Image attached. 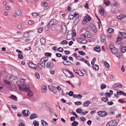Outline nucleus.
Returning <instances> with one entry per match:
<instances>
[{"label": "nucleus", "instance_id": "nucleus-24", "mask_svg": "<svg viewBox=\"0 0 126 126\" xmlns=\"http://www.w3.org/2000/svg\"><path fill=\"white\" fill-rule=\"evenodd\" d=\"M33 93L32 91L30 90L28 92V95L30 97H31L33 96Z\"/></svg>", "mask_w": 126, "mask_h": 126}, {"label": "nucleus", "instance_id": "nucleus-42", "mask_svg": "<svg viewBox=\"0 0 126 126\" xmlns=\"http://www.w3.org/2000/svg\"><path fill=\"white\" fill-rule=\"evenodd\" d=\"M109 47L110 50H112V49L115 47L113 44H110L109 46Z\"/></svg>", "mask_w": 126, "mask_h": 126}, {"label": "nucleus", "instance_id": "nucleus-62", "mask_svg": "<svg viewBox=\"0 0 126 126\" xmlns=\"http://www.w3.org/2000/svg\"><path fill=\"white\" fill-rule=\"evenodd\" d=\"M61 25L62 28L63 27H66V26L65 25V23L63 22H62Z\"/></svg>", "mask_w": 126, "mask_h": 126}, {"label": "nucleus", "instance_id": "nucleus-8", "mask_svg": "<svg viewBox=\"0 0 126 126\" xmlns=\"http://www.w3.org/2000/svg\"><path fill=\"white\" fill-rule=\"evenodd\" d=\"M8 98L16 101L17 100V97L13 94H11V96H9Z\"/></svg>", "mask_w": 126, "mask_h": 126}, {"label": "nucleus", "instance_id": "nucleus-31", "mask_svg": "<svg viewBox=\"0 0 126 126\" xmlns=\"http://www.w3.org/2000/svg\"><path fill=\"white\" fill-rule=\"evenodd\" d=\"M79 124L78 122L76 121H74L72 124V126H77Z\"/></svg>", "mask_w": 126, "mask_h": 126}, {"label": "nucleus", "instance_id": "nucleus-35", "mask_svg": "<svg viewBox=\"0 0 126 126\" xmlns=\"http://www.w3.org/2000/svg\"><path fill=\"white\" fill-rule=\"evenodd\" d=\"M47 87L46 86H45L43 87V88L41 89V92L43 93H45L46 91Z\"/></svg>", "mask_w": 126, "mask_h": 126}, {"label": "nucleus", "instance_id": "nucleus-12", "mask_svg": "<svg viewBox=\"0 0 126 126\" xmlns=\"http://www.w3.org/2000/svg\"><path fill=\"white\" fill-rule=\"evenodd\" d=\"M100 39L101 42L103 43L104 41L106 38L105 37V36L103 34H101L100 35Z\"/></svg>", "mask_w": 126, "mask_h": 126}, {"label": "nucleus", "instance_id": "nucleus-21", "mask_svg": "<svg viewBox=\"0 0 126 126\" xmlns=\"http://www.w3.org/2000/svg\"><path fill=\"white\" fill-rule=\"evenodd\" d=\"M61 31L63 33L65 34L67 31V27H63L62 28Z\"/></svg>", "mask_w": 126, "mask_h": 126}, {"label": "nucleus", "instance_id": "nucleus-55", "mask_svg": "<svg viewBox=\"0 0 126 126\" xmlns=\"http://www.w3.org/2000/svg\"><path fill=\"white\" fill-rule=\"evenodd\" d=\"M118 4L117 2L116 1H114L113 3V6L116 7L118 6Z\"/></svg>", "mask_w": 126, "mask_h": 126}, {"label": "nucleus", "instance_id": "nucleus-26", "mask_svg": "<svg viewBox=\"0 0 126 126\" xmlns=\"http://www.w3.org/2000/svg\"><path fill=\"white\" fill-rule=\"evenodd\" d=\"M50 26L49 25V24H47L45 27L44 29L46 31H47Z\"/></svg>", "mask_w": 126, "mask_h": 126}, {"label": "nucleus", "instance_id": "nucleus-3", "mask_svg": "<svg viewBox=\"0 0 126 126\" xmlns=\"http://www.w3.org/2000/svg\"><path fill=\"white\" fill-rule=\"evenodd\" d=\"M57 23L58 21L55 19H53L50 20L48 24H49V25L51 26L53 25L56 24Z\"/></svg>", "mask_w": 126, "mask_h": 126}, {"label": "nucleus", "instance_id": "nucleus-56", "mask_svg": "<svg viewBox=\"0 0 126 126\" xmlns=\"http://www.w3.org/2000/svg\"><path fill=\"white\" fill-rule=\"evenodd\" d=\"M80 120L83 122H84L86 120V119L85 117H82L80 118Z\"/></svg>", "mask_w": 126, "mask_h": 126}, {"label": "nucleus", "instance_id": "nucleus-37", "mask_svg": "<svg viewBox=\"0 0 126 126\" xmlns=\"http://www.w3.org/2000/svg\"><path fill=\"white\" fill-rule=\"evenodd\" d=\"M113 31L114 29H113L110 28H109L108 29V32L109 33L112 32Z\"/></svg>", "mask_w": 126, "mask_h": 126}, {"label": "nucleus", "instance_id": "nucleus-64", "mask_svg": "<svg viewBox=\"0 0 126 126\" xmlns=\"http://www.w3.org/2000/svg\"><path fill=\"white\" fill-rule=\"evenodd\" d=\"M123 91H117V95H121L122 94V93Z\"/></svg>", "mask_w": 126, "mask_h": 126}, {"label": "nucleus", "instance_id": "nucleus-1", "mask_svg": "<svg viewBox=\"0 0 126 126\" xmlns=\"http://www.w3.org/2000/svg\"><path fill=\"white\" fill-rule=\"evenodd\" d=\"M96 61V59L95 58H94L92 59L91 62V64L93 65V68L95 70L97 71L98 70L99 68L98 65L94 64V63H95Z\"/></svg>", "mask_w": 126, "mask_h": 126}, {"label": "nucleus", "instance_id": "nucleus-4", "mask_svg": "<svg viewBox=\"0 0 126 126\" xmlns=\"http://www.w3.org/2000/svg\"><path fill=\"white\" fill-rule=\"evenodd\" d=\"M29 111L28 110H24L22 112V114L23 116L25 117H27L29 115V114L28 113Z\"/></svg>", "mask_w": 126, "mask_h": 126}, {"label": "nucleus", "instance_id": "nucleus-9", "mask_svg": "<svg viewBox=\"0 0 126 126\" xmlns=\"http://www.w3.org/2000/svg\"><path fill=\"white\" fill-rule=\"evenodd\" d=\"M126 51V46H120V51L124 53Z\"/></svg>", "mask_w": 126, "mask_h": 126}, {"label": "nucleus", "instance_id": "nucleus-27", "mask_svg": "<svg viewBox=\"0 0 126 126\" xmlns=\"http://www.w3.org/2000/svg\"><path fill=\"white\" fill-rule=\"evenodd\" d=\"M104 65L105 67L107 68H109L110 65L107 62H104Z\"/></svg>", "mask_w": 126, "mask_h": 126}, {"label": "nucleus", "instance_id": "nucleus-18", "mask_svg": "<svg viewBox=\"0 0 126 126\" xmlns=\"http://www.w3.org/2000/svg\"><path fill=\"white\" fill-rule=\"evenodd\" d=\"M43 4L44 6V9L45 10H47L48 8L47 3L45 2H44Z\"/></svg>", "mask_w": 126, "mask_h": 126}, {"label": "nucleus", "instance_id": "nucleus-13", "mask_svg": "<svg viewBox=\"0 0 126 126\" xmlns=\"http://www.w3.org/2000/svg\"><path fill=\"white\" fill-rule=\"evenodd\" d=\"M76 39H77L78 42L80 44L82 43V41H85V42H86V40L83 38H77Z\"/></svg>", "mask_w": 126, "mask_h": 126}, {"label": "nucleus", "instance_id": "nucleus-17", "mask_svg": "<svg viewBox=\"0 0 126 126\" xmlns=\"http://www.w3.org/2000/svg\"><path fill=\"white\" fill-rule=\"evenodd\" d=\"M94 50L97 52H99L100 51V47H97L96 46L94 48Z\"/></svg>", "mask_w": 126, "mask_h": 126}, {"label": "nucleus", "instance_id": "nucleus-33", "mask_svg": "<svg viewBox=\"0 0 126 126\" xmlns=\"http://www.w3.org/2000/svg\"><path fill=\"white\" fill-rule=\"evenodd\" d=\"M33 123L34 126H38L39 125V123L35 120L33 121Z\"/></svg>", "mask_w": 126, "mask_h": 126}, {"label": "nucleus", "instance_id": "nucleus-19", "mask_svg": "<svg viewBox=\"0 0 126 126\" xmlns=\"http://www.w3.org/2000/svg\"><path fill=\"white\" fill-rule=\"evenodd\" d=\"M122 85L120 84L116 83L113 85V88L119 87L121 88L122 87Z\"/></svg>", "mask_w": 126, "mask_h": 126}, {"label": "nucleus", "instance_id": "nucleus-50", "mask_svg": "<svg viewBox=\"0 0 126 126\" xmlns=\"http://www.w3.org/2000/svg\"><path fill=\"white\" fill-rule=\"evenodd\" d=\"M14 79L13 80V81L14 82V81H15L16 83H15V84L17 83V82L18 81V79H16V77L15 76H14Z\"/></svg>", "mask_w": 126, "mask_h": 126}, {"label": "nucleus", "instance_id": "nucleus-58", "mask_svg": "<svg viewBox=\"0 0 126 126\" xmlns=\"http://www.w3.org/2000/svg\"><path fill=\"white\" fill-rule=\"evenodd\" d=\"M34 22L32 20H29L28 21V23L29 25H32L33 23Z\"/></svg>", "mask_w": 126, "mask_h": 126}, {"label": "nucleus", "instance_id": "nucleus-48", "mask_svg": "<svg viewBox=\"0 0 126 126\" xmlns=\"http://www.w3.org/2000/svg\"><path fill=\"white\" fill-rule=\"evenodd\" d=\"M74 94V93L73 91H71L69 92L68 93V95L69 96H72Z\"/></svg>", "mask_w": 126, "mask_h": 126}, {"label": "nucleus", "instance_id": "nucleus-54", "mask_svg": "<svg viewBox=\"0 0 126 126\" xmlns=\"http://www.w3.org/2000/svg\"><path fill=\"white\" fill-rule=\"evenodd\" d=\"M18 57L19 59H22L23 58V55L20 53H19L18 54Z\"/></svg>", "mask_w": 126, "mask_h": 126}, {"label": "nucleus", "instance_id": "nucleus-60", "mask_svg": "<svg viewBox=\"0 0 126 126\" xmlns=\"http://www.w3.org/2000/svg\"><path fill=\"white\" fill-rule=\"evenodd\" d=\"M119 101L120 103H126V101H124L123 100H122L121 99H120L119 100Z\"/></svg>", "mask_w": 126, "mask_h": 126}, {"label": "nucleus", "instance_id": "nucleus-57", "mask_svg": "<svg viewBox=\"0 0 126 126\" xmlns=\"http://www.w3.org/2000/svg\"><path fill=\"white\" fill-rule=\"evenodd\" d=\"M79 70H78V69L75 70L74 69H73V71H74V72L75 73L77 74H79Z\"/></svg>", "mask_w": 126, "mask_h": 126}, {"label": "nucleus", "instance_id": "nucleus-52", "mask_svg": "<svg viewBox=\"0 0 126 126\" xmlns=\"http://www.w3.org/2000/svg\"><path fill=\"white\" fill-rule=\"evenodd\" d=\"M43 31V29L42 28H40L38 29V32L40 33L42 32Z\"/></svg>", "mask_w": 126, "mask_h": 126}, {"label": "nucleus", "instance_id": "nucleus-14", "mask_svg": "<svg viewBox=\"0 0 126 126\" xmlns=\"http://www.w3.org/2000/svg\"><path fill=\"white\" fill-rule=\"evenodd\" d=\"M104 3L105 5L107 6L109 5L110 4V2L109 0H104Z\"/></svg>", "mask_w": 126, "mask_h": 126}, {"label": "nucleus", "instance_id": "nucleus-22", "mask_svg": "<svg viewBox=\"0 0 126 126\" xmlns=\"http://www.w3.org/2000/svg\"><path fill=\"white\" fill-rule=\"evenodd\" d=\"M104 10L103 8H101L99 10V13L101 16H103L104 15L103 13Z\"/></svg>", "mask_w": 126, "mask_h": 126}, {"label": "nucleus", "instance_id": "nucleus-20", "mask_svg": "<svg viewBox=\"0 0 126 126\" xmlns=\"http://www.w3.org/2000/svg\"><path fill=\"white\" fill-rule=\"evenodd\" d=\"M28 65L31 68V67H33V66H36V65L33 63L32 62H29L28 63Z\"/></svg>", "mask_w": 126, "mask_h": 126}, {"label": "nucleus", "instance_id": "nucleus-16", "mask_svg": "<svg viewBox=\"0 0 126 126\" xmlns=\"http://www.w3.org/2000/svg\"><path fill=\"white\" fill-rule=\"evenodd\" d=\"M72 63L70 62H69L67 60L64 62V64L65 65L67 66H69L71 65L72 64Z\"/></svg>", "mask_w": 126, "mask_h": 126}, {"label": "nucleus", "instance_id": "nucleus-45", "mask_svg": "<svg viewBox=\"0 0 126 126\" xmlns=\"http://www.w3.org/2000/svg\"><path fill=\"white\" fill-rule=\"evenodd\" d=\"M92 29L93 30V31L95 33H96L97 32V30L96 28V27L95 26L94 27L92 28Z\"/></svg>", "mask_w": 126, "mask_h": 126}, {"label": "nucleus", "instance_id": "nucleus-15", "mask_svg": "<svg viewBox=\"0 0 126 126\" xmlns=\"http://www.w3.org/2000/svg\"><path fill=\"white\" fill-rule=\"evenodd\" d=\"M62 58L63 60H64V61L63 62V63L64 64V62L67 60L68 57L65 55H62Z\"/></svg>", "mask_w": 126, "mask_h": 126}, {"label": "nucleus", "instance_id": "nucleus-41", "mask_svg": "<svg viewBox=\"0 0 126 126\" xmlns=\"http://www.w3.org/2000/svg\"><path fill=\"white\" fill-rule=\"evenodd\" d=\"M52 54L50 53L46 52L45 53L44 55L47 56L51 57Z\"/></svg>", "mask_w": 126, "mask_h": 126}, {"label": "nucleus", "instance_id": "nucleus-29", "mask_svg": "<svg viewBox=\"0 0 126 126\" xmlns=\"http://www.w3.org/2000/svg\"><path fill=\"white\" fill-rule=\"evenodd\" d=\"M84 18L86 20L87 19V21L88 22L90 21L91 19V18L89 15H87Z\"/></svg>", "mask_w": 126, "mask_h": 126}, {"label": "nucleus", "instance_id": "nucleus-36", "mask_svg": "<svg viewBox=\"0 0 126 126\" xmlns=\"http://www.w3.org/2000/svg\"><path fill=\"white\" fill-rule=\"evenodd\" d=\"M48 88H49V90L51 91L54 89L55 88L53 86H51L50 85L48 86Z\"/></svg>", "mask_w": 126, "mask_h": 126}, {"label": "nucleus", "instance_id": "nucleus-46", "mask_svg": "<svg viewBox=\"0 0 126 126\" xmlns=\"http://www.w3.org/2000/svg\"><path fill=\"white\" fill-rule=\"evenodd\" d=\"M57 50L59 52H63V49L61 47L58 48Z\"/></svg>", "mask_w": 126, "mask_h": 126}, {"label": "nucleus", "instance_id": "nucleus-7", "mask_svg": "<svg viewBox=\"0 0 126 126\" xmlns=\"http://www.w3.org/2000/svg\"><path fill=\"white\" fill-rule=\"evenodd\" d=\"M90 101H86L84 102L83 105L84 106L87 107L91 103Z\"/></svg>", "mask_w": 126, "mask_h": 126}, {"label": "nucleus", "instance_id": "nucleus-11", "mask_svg": "<svg viewBox=\"0 0 126 126\" xmlns=\"http://www.w3.org/2000/svg\"><path fill=\"white\" fill-rule=\"evenodd\" d=\"M37 117V116L36 114L34 113H33L31 115L29 119L30 120H32L34 119Z\"/></svg>", "mask_w": 126, "mask_h": 126}, {"label": "nucleus", "instance_id": "nucleus-44", "mask_svg": "<svg viewBox=\"0 0 126 126\" xmlns=\"http://www.w3.org/2000/svg\"><path fill=\"white\" fill-rule=\"evenodd\" d=\"M68 43V42L66 40H64L60 44L61 45V44H63L64 45L65 44H67Z\"/></svg>", "mask_w": 126, "mask_h": 126}, {"label": "nucleus", "instance_id": "nucleus-23", "mask_svg": "<svg viewBox=\"0 0 126 126\" xmlns=\"http://www.w3.org/2000/svg\"><path fill=\"white\" fill-rule=\"evenodd\" d=\"M41 124L44 126H47L48 125V124L44 120H41Z\"/></svg>", "mask_w": 126, "mask_h": 126}, {"label": "nucleus", "instance_id": "nucleus-10", "mask_svg": "<svg viewBox=\"0 0 126 126\" xmlns=\"http://www.w3.org/2000/svg\"><path fill=\"white\" fill-rule=\"evenodd\" d=\"M40 41L41 44L43 45H45L46 43V40L44 37L41 38L40 39Z\"/></svg>", "mask_w": 126, "mask_h": 126}, {"label": "nucleus", "instance_id": "nucleus-30", "mask_svg": "<svg viewBox=\"0 0 126 126\" xmlns=\"http://www.w3.org/2000/svg\"><path fill=\"white\" fill-rule=\"evenodd\" d=\"M111 52L113 54H115L116 53L117 51V50L116 47L112 49V50H111Z\"/></svg>", "mask_w": 126, "mask_h": 126}, {"label": "nucleus", "instance_id": "nucleus-25", "mask_svg": "<svg viewBox=\"0 0 126 126\" xmlns=\"http://www.w3.org/2000/svg\"><path fill=\"white\" fill-rule=\"evenodd\" d=\"M120 34L121 35L122 37L124 39L126 38V33L123 32H120Z\"/></svg>", "mask_w": 126, "mask_h": 126}, {"label": "nucleus", "instance_id": "nucleus-38", "mask_svg": "<svg viewBox=\"0 0 126 126\" xmlns=\"http://www.w3.org/2000/svg\"><path fill=\"white\" fill-rule=\"evenodd\" d=\"M79 74H78L80 76H83L84 75V73L81 71V70H79Z\"/></svg>", "mask_w": 126, "mask_h": 126}, {"label": "nucleus", "instance_id": "nucleus-5", "mask_svg": "<svg viewBox=\"0 0 126 126\" xmlns=\"http://www.w3.org/2000/svg\"><path fill=\"white\" fill-rule=\"evenodd\" d=\"M98 114L100 116L102 117H104L107 114V112L105 111H99Z\"/></svg>", "mask_w": 126, "mask_h": 126}, {"label": "nucleus", "instance_id": "nucleus-40", "mask_svg": "<svg viewBox=\"0 0 126 126\" xmlns=\"http://www.w3.org/2000/svg\"><path fill=\"white\" fill-rule=\"evenodd\" d=\"M106 88V85L104 84H102L101 85V90L103 89Z\"/></svg>", "mask_w": 126, "mask_h": 126}, {"label": "nucleus", "instance_id": "nucleus-49", "mask_svg": "<svg viewBox=\"0 0 126 126\" xmlns=\"http://www.w3.org/2000/svg\"><path fill=\"white\" fill-rule=\"evenodd\" d=\"M71 34L73 36H75L76 35V32L75 30H73L72 31Z\"/></svg>", "mask_w": 126, "mask_h": 126}, {"label": "nucleus", "instance_id": "nucleus-47", "mask_svg": "<svg viewBox=\"0 0 126 126\" xmlns=\"http://www.w3.org/2000/svg\"><path fill=\"white\" fill-rule=\"evenodd\" d=\"M16 13H17V15L19 16H20L21 15V13L20 11L18 9H17L16 11Z\"/></svg>", "mask_w": 126, "mask_h": 126}, {"label": "nucleus", "instance_id": "nucleus-39", "mask_svg": "<svg viewBox=\"0 0 126 126\" xmlns=\"http://www.w3.org/2000/svg\"><path fill=\"white\" fill-rule=\"evenodd\" d=\"M30 90V89L29 88L25 87L24 88L23 90V91L25 92H28V91Z\"/></svg>", "mask_w": 126, "mask_h": 126}, {"label": "nucleus", "instance_id": "nucleus-59", "mask_svg": "<svg viewBox=\"0 0 126 126\" xmlns=\"http://www.w3.org/2000/svg\"><path fill=\"white\" fill-rule=\"evenodd\" d=\"M4 82L5 84H6L8 85L9 84L10 82L9 81L7 80H4Z\"/></svg>", "mask_w": 126, "mask_h": 126}, {"label": "nucleus", "instance_id": "nucleus-63", "mask_svg": "<svg viewBox=\"0 0 126 126\" xmlns=\"http://www.w3.org/2000/svg\"><path fill=\"white\" fill-rule=\"evenodd\" d=\"M117 18L118 19H122V15L118 16H117Z\"/></svg>", "mask_w": 126, "mask_h": 126}, {"label": "nucleus", "instance_id": "nucleus-43", "mask_svg": "<svg viewBox=\"0 0 126 126\" xmlns=\"http://www.w3.org/2000/svg\"><path fill=\"white\" fill-rule=\"evenodd\" d=\"M35 76L36 79H40V76L39 74L37 72H36L35 74Z\"/></svg>", "mask_w": 126, "mask_h": 126}, {"label": "nucleus", "instance_id": "nucleus-28", "mask_svg": "<svg viewBox=\"0 0 126 126\" xmlns=\"http://www.w3.org/2000/svg\"><path fill=\"white\" fill-rule=\"evenodd\" d=\"M76 111L77 113L81 114L82 112V110L81 108H78L76 109Z\"/></svg>", "mask_w": 126, "mask_h": 126}, {"label": "nucleus", "instance_id": "nucleus-34", "mask_svg": "<svg viewBox=\"0 0 126 126\" xmlns=\"http://www.w3.org/2000/svg\"><path fill=\"white\" fill-rule=\"evenodd\" d=\"M78 52L79 54L81 55H85L86 54L85 53L82 51H78Z\"/></svg>", "mask_w": 126, "mask_h": 126}, {"label": "nucleus", "instance_id": "nucleus-61", "mask_svg": "<svg viewBox=\"0 0 126 126\" xmlns=\"http://www.w3.org/2000/svg\"><path fill=\"white\" fill-rule=\"evenodd\" d=\"M56 55L57 57L58 58L62 56V55L61 54L58 53H57L56 54Z\"/></svg>", "mask_w": 126, "mask_h": 126}, {"label": "nucleus", "instance_id": "nucleus-6", "mask_svg": "<svg viewBox=\"0 0 126 126\" xmlns=\"http://www.w3.org/2000/svg\"><path fill=\"white\" fill-rule=\"evenodd\" d=\"M122 40V38L118 36L117 37V40L115 42V44L116 45H118L120 43Z\"/></svg>", "mask_w": 126, "mask_h": 126}, {"label": "nucleus", "instance_id": "nucleus-32", "mask_svg": "<svg viewBox=\"0 0 126 126\" xmlns=\"http://www.w3.org/2000/svg\"><path fill=\"white\" fill-rule=\"evenodd\" d=\"M122 53L121 52H117L116 56L118 58H120L122 55Z\"/></svg>", "mask_w": 126, "mask_h": 126}, {"label": "nucleus", "instance_id": "nucleus-51", "mask_svg": "<svg viewBox=\"0 0 126 126\" xmlns=\"http://www.w3.org/2000/svg\"><path fill=\"white\" fill-rule=\"evenodd\" d=\"M75 104L77 105H81V103L80 101H78L75 102Z\"/></svg>", "mask_w": 126, "mask_h": 126}, {"label": "nucleus", "instance_id": "nucleus-2", "mask_svg": "<svg viewBox=\"0 0 126 126\" xmlns=\"http://www.w3.org/2000/svg\"><path fill=\"white\" fill-rule=\"evenodd\" d=\"M46 67L47 68H50L52 69L54 66V65L53 62H48L46 64Z\"/></svg>", "mask_w": 126, "mask_h": 126}, {"label": "nucleus", "instance_id": "nucleus-53", "mask_svg": "<svg viewBox=\"0 0 126 126\" xmlns=\"http://www.w3.org/2000/svg\"><path fill=\"white\" fill-rule=\"evenodd\" d=\"M105 95H106V97H109L110 96V94L109 93L107 92L105 94Z\"/></svg>", "mask_w": 126, "mask_h": 126}]
</instances>
